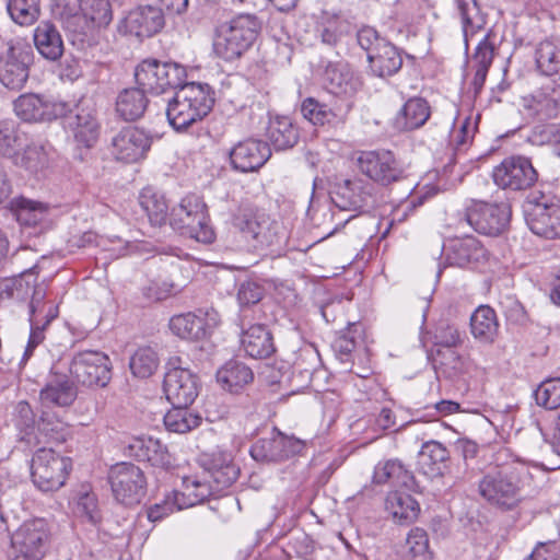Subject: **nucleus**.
Here are the masks:
<instances>
[{"mask_svg": "<svg viewBox=\"0 0 560 560\" xmlns=\"http://www.w3.org/2000/svg\"><path fill=\"white\" fill-rule=\"evenodd\" d=\"M511 215L508 203L472 201L466 210V222L478 233L497 236L504 231Z\"/></svg>", "mask_w": 560, "mask_h": 560, "instance_id": "12", "label": "nucleus"}, {"mask_svg": "<svg viewBox=\"0 0 560 560\" xmlns=\"http://www.w3.org/2000/svg\"><path fill=\"white\" fill-rule=\"evenodd\" d=\"M470 330L475 339L483 343H492L499 331L494 310L488 305L479 306L470 317Z\"/></svg>", "mask_w": 560, "mask_h": 560, "instance_id": "39", "label": "nucleus"}, {"mask_svg": "<svg viewBox=\"0 0 560 560\" xmlns=\"http://www.w3.org/2000/svg\"><path fill=\"white\" fill-rule=\"evenodd\" d=\"M148 106L145 92L140 88H129L121 91L116 100V112L128 121L142 117Z\"/></svg>", "mask_w": 560, "mask_h": 560, "instance_id": "41", "label": "nucleus"}, {"mask_svg": "<svg viewBox=\"0 0 560 560\" xmlns=\"http://www.w3.org/2000/svg\"><path fill=\"white\" fill-rule=\"evenodd\" d=\"M112 491L119 502L124 504L138 503L145 492V477L143 471L131 463L114 465L108 475Z\"/></svg>", "mask_w": 560, "mask_h": 560, "instance_id": "14", "label": "nucleus"}, {"mask_svg": "<svg viewBox=\"0 0 560 560\" xmlns=\"http://www.w3.org/2000/svg\"><path fill=\"white\" fill-rule=\"evenodd\" d=\"M404 555L407 560H433L425 530L419 527L410 529L406 538Z\"/></svg>", "mask_w": 560, "mask_h": 560, "instance_id": "47", "label": "nucleus"}, {"mask_svg": "<svg viewBox=\"0 0 560 560\" xmlns=\"http://www.w3.org/2000/svg\"><path fill=\"white\" fill-rule=\"evenodd\" d=\"M444 260L448 266L472 267L488 259V252L474 236L450 240L443 246Z\"/></svg>", "mask_w": 560, "mask_h": 560, "instance_id": "24", "label": "nucleus"}, {"mask_svg": "<svg viewBox=\"0 0 560 560\" xmlns=\"http://www.w3.org/2000/svg\"><path fill=\"white\" fill-rule=\"evenodd\" d=\"M241 347L254 359L268 358L276 350L271 332L261 324L252 325L242 332Z\"/></svg>", "mask_w": 560, "mask_h": 560, "instance_id": "35", "label": "nucleus"}, {"mask_svg": "<svg viewBox=\"0 0 560 560\" xmlns=\"http://www.w3.org/2000/svg\"><path fill=\"white\" fill-rule=\"evenodd\" d=\"M139 202L152 224L161 225L165 222L168 207L162 195L145 188L140 194Z\"/></svg>", "mask_w": 560, "mask_h": 560, "instance_id": "46", "label": "nucleus"}, {"mask_svg": "<svg viewBox=\"0 0 560 560\" xmlns=\"http://www.w3.org/2000/svg\"><path fill=\"white\" fill-rule=\"evenodd\" d=\"M264 294V287L257 281L248 279L240 283L236 298L241 306H248L258 303Z\"/></svg>", "mask_w": 560, "mask_h": 560, "instance_id": "59", "label": "nucleus"}, {"mask_svg": "<svg viewBox=\"0 0 560 560\" xmlns=\"http://www.w3.org/2000/svg\"><path fill=\"white\" fill-rule=\"evenodd\" d=\"M493 45L489 43V35L487 34L478 43L476 51L472 56L471 62L474 68L489 70L493 60Z\"/></svg>", "mask_w": 560, "mask_h": 560, "instance_id": "60", "label": "nucleus"}, {"mask_svg": "<svg viewBox=\"0 0 560 560\" xmlns=\"http://www.w3.org/2000/svg\"><path fill=\"white\" fill-rule=\"evenodd\" d=\"M559 550L555 544H540L529 556L528 560H558Z\"/></svg>", "mask_w": 560, "mask_h": 560, "instance_id": "64", "label": "nucleus"}, {"mask_svg": "<svg viewBox=\"0 0 560 560\" xmlns=\"http://www.w3.org/2000/svg\"><path fill=\"white\" fill-rule=\"evenodd\" d=\"M16 220L22 225L35 226L48 217V206L31 199L21 198L15 202Z\"/></svg>", "mask_w": 560, "mask_h": 560, "instance_id": "48", "label": "nucleus"}, {"mask_svg": "<svg viewBox=\"0 0 560 560\" xmlns=\"http://www.w3.org/2000/svg\"><path fill=\"white\" fill-rule=\"evenodd\" d=\"M303 117L313 125L323 126L335 118L332 110L313 97L305 98L301 104Z\"/></svg>", "mask_w": 560, "mask_h": 560, "instance_id": "54", "label": "nucleus"}, {"mask_svg": "<svg viewBox=\"0 0 560 560\" xmlns=\"http://www.w3.org/2000/svg\"><path fill=\"white\" fill-rule=\"evenodd\" d=\"M77 398V389L73 380L67 375L54 372L45 387L39 393L43 407H69Z\"/></svg>", "mask_w": 560, "mask_h": 560, "instance_id": "31", "label": "nucleus"}, {"mask_svg": "<svg viewBox=\"0 0 560 560\" xmlns=\"http://www.w3.org/2000/svg\"><path fill=\"white\" fill-rule=\"evenodd\" d=\"M126 31L136 36L150 37L160 32L165 19L162 10L153 5H139L129 11L124 20Z\"/></svg>", "mask_w": 560, "mask_h": 560, "instance_id": "29", "label": "nucleus"}, {"mask_svg": "<svg viewBox=\"0 0 560 560\" xmlns=\"http://www.w3.org/2000/svg\"><path fill=\"white\" fill-rule=\"evenodd\" d=\"M162 13L170 16L183 15L188 9V0H158Z\"/></svg>", "mask_w": 560, "mask_h": 560, "instance_id": "63", "label": "nucleus"}, {"mask_svg": "<svg viewBox=\"0 0 560 560\" xmlns=\"http://www.w3.org/2000/svg\"><path fill=\"white\" fill-rule=\"evenodd\" d=\"M270 156L269 144L255 139L241 141L230 151L232 166L243 173L257 171Z\"/></svg>", "mask_w": 560, "mask_h": 560, "instance_id": "26", "label": "nucleus"}, {"mask_svg": "<svg viewBox=\"0 0 560 560\" xmlns=\"http://www.w3.org/2000/svg\"><path fill=\"white\" fill-rule=\"evenodd\" d=\"M456 10L460 18L464 42L467 49L469 39L483 30L486 18L481 13L476 0H456Z\"/></svg>", "mask_w": 560, "mask_h": 560, "instance_id": "43", "label": "nucleus"}, {"mask_svg": "<svg viewBox=\"0 0 560 560\" xmlns=\"http://www.w3.org/2000/svg\"><path fill=\"white\" fill-rule=\"evenodd\" d=\"M137 84L144 92L162 94L177 89L186 80V70L176 62H160L155 59L143 60L135 71Z\"/></svg>", "mask_w": 560, "mask_h": 560, "instance_id": "7", "label": "nucleus"}, {"mask_svg": "<svg viewBox=\"0 0 560 560\" xmlns=\"http://www.w3.org/2000/svg\"><path fill=\"white\" fill-rule=\"evenodd\" d=\"M208 489L196 480L183 479V491H174L165 495L162 502L150 506L147 512L148 518L151 522H158L176 511L202 503L209 494Z\"/></svg>", "mask_w": 560, "mask_h": 560, "instance_id": "16", "label": "nucleus"}, {"mask_svg": "<svg viewBox=\"0 0 560 560\" xmlns=\"http://www.w3.org/2000/svg\"><path fill=\"white\" fill-rule=\"evenodd\" d=\"M373 186L361 178L342 179L331 191V201L341 210L359 211L372 201Z\"/></svg>", "mask_w": 560, "mask_h": 560, "instance_id": "25", "label": "nucleus"}, {"mask_svg": "<svg viewBox=\"0 0 560 560\" xmlns=\"http://www.w3.org/2000/svg\"><path fill=\"white\" fill-rule=\"evenodd\" d=\"M536 63L546 75L560 74V46L551 40L541 42L536 50Z\"/></svg>", "mask_w": 560, "mask_h": 560, "instance_id": "50", "label": "nucleus"}, {"mask_svg": "<svg viewBox=\"0 0 560 560\" xmlns=\"http://www.w3.org/2000/svg\"><path fill=\"white\" fill-rule=\"evenodd\" d=\"M537 405L546 409H556L560 406V378L544 381L535 390Z\"/></svg>", "mask_w": 560, "mask_h": 560, "instance_id": "55", "label": "nucleus"}, {"mask_svg": "<svg viewBox=\"0 0 560 560\" xmlns=\"http://www.w3.org/2000/svg\"><path fill=\"white\" fill-rule=\"evenodd\" d=\"M240 469L233 464L232 455L226 452L213 453L211 466L203 469L200 474L196 472L189 476H183L182 479H192L200 485L209 488V494H218L225 488L230 487L238 477Z\"/></svg>", "mask_w": 560, "mask_h": 560, "instance_id": "17", "label": "nucleus"}, {"mask_svg": "<svg viewBox=\"0 0 560 560\" xmlns=\"http://www.w3.org/2000/svg\"><path fill=\"white\" fill-rule=\"evenodd\" d=\"M80 12L94 26L102 27L110 23L113 13L109 0H78Z\"/></svg>", "mask_w": 560, "mask_h": 560, "instance_id": "49", "label": "nucleus"}, {"mask_svg": "<svg viewBox=\"0 0 560 560\" xmlns=\"http://www.w3.org/2000/svg\"><path fill=\"white\" fill-rule=\"evenodd\" d=\"M69 467V460L54 450L40 448L32 458L33 482L44 492L58 490L66 482Z\"/></svg>", "mask_w": 560, "mask_h": 560, "instance_id": "9", "label": "nucleus"}, {"mask_svg": "<svg viewBox=\"0 0 560 560\" xmlns=\"http://www.w3.org/2000/svg\"><path fill=\"white\" fill-rule=\"evenodd\" d=\"M492 177L495 185L503 189L522 190L536 182L537 172L527 158L511 156L494 167Z\"/></svg>", "mask_w": 560, "mask_h": 560, "instance_id": "19", "label": "nucleus"}, {"mask_svg": "<svg viewBox=\"0 0 560 560\" xmlns=\"http://www.w3.org/2000/svg\"><path fill=\"white\" fill-rule=\"evenodd\" d=\"M18 117L27 122H44L66 116L69 104L44 95L27 93L13 103Z\"/></svg>", "mask_w": 560, "mask_h": 560, "instance_id": "15", "label": "nucleus"}, {"mask_svg": "<svg viewBox=\"0 0 560 560\" xmlns=\"http://www.w3.org/2000/svg\"><path fill=\"white\" fill-rule=\"evenodd\" d=\"M31 324V334L27 341V345L25 347L23 357H22V363H25L33 354L34 349L43 342L45 339L44 330L45 325H42V319H34L30 318Z\"/></svg>", "mask_w": 560, "mask_h": 560, "instance_id": "61", "label": "nucleus"}, {"mask_svg": "<svg viewBox=\"0 0 560 560\" xmlns=\"http://www.w3.org/2000/svg\"><path fill=\"white\" fill-rule=\"evenodd\" d=\"M303 448V441L273 430L270 438L259 439L252 445L250 455L256 462H280L300 454Z\"/></svg>", "mask_w": 560, "mask_h": 560, "instance_id": "21", "label": "nucleus"}, {"mask_svg": "<svg viewBox=\"0 0 560 560\" xmlns=\"http://www.w3.org/2000/svg\"><path fill=\"white\" fill-rule=\"evenodd\" d=\"M359 46L366 51L368 61L372 72L381 78L395 74L402 66V58L398 49L382 37L378 32L364 26L358 31Z\"/></svg>", "mask_w": 560, "mask_h": 560, "instance_id": "5", "label": "nucleus"}, {"mask_svg": "<svg viewBox=\"0 0 560 560\" xmlns=\"http://www.w3.org/2000/svg\"><path fill=\"white\" fill-rule=\"evenodd\" d=\"M158 353L150 347L139 348L130 358V370L135 376L145 378L151 376L159 366Z\"/></svg>", "mask_w": 560, "mask_h": 560, "instance_id": "51", "label": "nucleus"}, {"mask_svg": "<svg viewBox=\"0 0 560 560\" xmlns=\"http://www.w3.org/2000/svg\"><path fill=\"white\" fill-rule=\"evenodd\" d=\"M432 339L434 346L445 348H455L463 342L458 328L448 322L436 324Z\"/></svg>", "mask_w": 560, "mask_h": 560, "instance_id": "56", "label": "nucleus"}, {"mask_svg": "<svg viewBox=\"0 0 560 560\" xmlns=\"http://www.w3.org/2000/svg\"><path fill=\"white\" fill-rule=\"evenodd\" d=\"M215 312L200 316L194 313L175 315L170 320L171 331L180 339L198 341L205 339L218 324Z\"/></svg>", "mask_w": 560, "mask_h": 560, "instance_id": "27", "label": "nucleus"}, {"mask_svg": "<svg viewBox=\"0 0 560 560\" xmlns=\"http://www.w3.org/2000/svg\"><path fill=\"white\" fill-rule=\"evenodd\" d=\"M385 510L398 523H411L420 512L419 503L407 492L392 491L385 500Z\"/></svg>", "mask_w": 560, "mask_h": 560, "instance_id": "40", "label": "nucleus"}, {"mask_svg": "<svg viewBox=\"0 0 560 560\" xmlns=\"http://www.w3.org/2000/svg\"><path fill=\"white\" fill-rule=\"evenodd\" d=\"M350 23L337 13L322 11L315 21L314 33L327 46H336L349 34Z\"/></svg>", "mask_w": 560, "mask_h": 560, "instance_id": "34", "label": "nucleus"}, {"mask_svg": "<svg viewBox=\"0 0 560 560\" xmlns=\"http://www.w3.org/2000/svg\"><path fill=\"white\" fill-rule=\"evenodd\" d=\"M33 39L37 51L45 59L57 61L63 55L62 37L50 22H40L34 30Z\"/></svg>", "mask_w": 560, "mask_h": 560, "instance_id": "37", "label": "nucleus"}, {"mask_svg": "<svg viewBox=\"0 0 560 560\" xmlns=\"http://www.w3.org/2000/svg\"><path fill=\"white\" fill-rule=\"evenodd\" d=\"M150 145L151 139L142 129L128 127L113 137L110 152L117 161L135 163L144 158Z\"/></svg>", "mask_w": 560, "mask_h": 560, "instance_id": "22", "label": "nucleus"}, {"mask_svg": "<svg viewBox=\"0 0 560 560\" xmlns=\"http://www.w3.org/2000/svg\"><path fill=\"white\" fill-rule=\"evenodd\" d=\"M48 539L49 529L45 520L24 522L11 537L12 560H40Z\"/></svg>", "mask_w": 560, "mask_h": 560, "instance_id": "8", "label": "nucleus"}, {"mask_svg": "<svg viewBox=\"0 0 560 560\" xmlns=\"http://www.w3.org/2000/svg\"><path fill=\"white\" fill-rule=\"evenodd\" d=\"M254 380L252 370L238 361H229L217 372V381L223 389L240 392Z\"/></svg>", "mask_w": 560, "mask_h": 560, "instance_id": "42", "label": "nucleus"}, {"mask_svg": "<svg viewBox=\"0 0 560 560\" xmlns=\"http://www.w3.org/2000/svg\"><path fill=\"white\" fill-rule=\"evenodd\" d=\"M430 117V106L422 97H411L393 119L397 131H411L422 127Z\"/></svg>", "mask_w": 560, "mask_h": 560, "instance_id": "36", "label": "nucleus"}, {"mask_svg": "<svg viewBox=\"0 0 560 560\" xmlns=\"http://www.w3.org/2000/svg\"><path fill=\"white\" fill-rule=\"evenodd\" d=\"M266 135L276 150L290 149L299 140L296 127L289 117L284 116L271 118Z\"/></svg>", "mask_w": 560, "mask_h": 560, "instance_id": "44", "label": "nucleus"}, {"mask_svg": "<svg viewBox=\"0 0 560 560\" xmlns=\"http://www.w3.org/2000/svg\"><path fill=\"white\" fill-rule=\"evenodd\" d=\"M326 89L335 95H352L360 88V81L346 62H330L324 72Z\"/></svg>", "mask_w": 560, "mask_h": 560, "instance_id": "32", "label": "nucleus"}, {"mask_svg": "<svg viewBox=\"0 0 560 560\" xmlns=\"http://www.w3.org/2000/svg\"><path fill=\"white\" fill-rule=\"evenodd\" d=\"M14 164L37 172L47 164V153L43 145L32 143L27 145L22 153H14Z\"/></svg>", "mask_w": 560, "mask_h": 560, "instance_id": "53", "label": "nucleus"}, {"mask_svg": "<svg viewBox=\"0 0 560 560\" xmlns=\"http://www.w3.org/2000/svg\"><path fill=\"white\" fill-rule=\"evenodd\" d=\"M213 103V93L208 84L184 82L167 103V120L175 130H186L202 120L210 113Z\"/></svg>", "mask_w": 560, "mask_h": 560, "instance_id": "3", "label": "nucleus"}, {"mask_svg": "<svg viewBox=\"0 0 560 560\" xmlns=\"http://www.w3.org/2000/svg\"><path fill=\"white\" fill-rule=\"evenodd\" d=\"M163 388L173 406H189L198 396L197 376L188 369L172 368L164 376Z\"/></svg>", "mask_w": 560, "mask_h": 560, "instance_id": "23", "label": "nucleus"}, {"mask_svg": "<svg viewBox=\"0 0 560 560\" xmlns=\"http://www.w3.org/2000/svg\"><path fill=\"white\" fill-rule=\"evenodd\" d=\"M69 373L73 382L89 387H104L112 377L110 360L101 351H80L72 357Z\"/></svg>", "mask_w": 560, "mask_h": 560, "instance_id": "10", "label": "nucleus"}, {"mask_svg": "<svg viewBox=\"0 0 560 560\" xmlns=\"http://www.w3.org/2000/svg\"><path fill=\"white\" fill-rule=\"evenodd\" d=\"M171 225L182 235L201 243H211L214 232L209 224L206 205L197 196H187L173 209Z\"/></svg>", "mask_w": 560, "mask_h": 560, "instance_id": "6", "label": "nucleus"}, {"mask_svg": "<svg viewBox=\"0 0 560 560\" xmlns=\"http://www.w3.org/2000/svg\"><path fill=\"white\" fill-rule=\"evenodd\" d=\"M32 291L30 302V318L40 319L39 315L43 314L45 308L44 300L46 298V287L36 284V276L34 268L22 273L20 279L8 281L4 284V291L8 296L24 299L28 291Z\"/></svg>", "mask_w": 560, "mask_h": 560, "instance_id": "28", "label": "nucleus"}, {"mask_svg": "<svg viewBox=\"0 0 560 560\" xmlns=\"http://www.w3.org/2000/svg\"><path fill=\"white\" fill-rule=\"evenodd\" d=\"M357 164L362 174L384 186L402 177V168L390 151H363Z\"/></svg>", "mask_w": 560, "mask_h": 560, "instance_id": "18", "label": "nucleus"}, {"mask_svg": "<svg viewBox=\"0 0 560 560\" xmlns=\"http://www.w3.org/2000/svg\"><path fill=\"white\" fill-rule=\"evenodd\" d=\"M535 491L530 467L513 460L486 474L479 481V493L489 503L512 510Z\"/></svg>", "mask_w": 560, "mask_h": 560, "instance_id": "1", "label": "nucleus"}, {"mask_svg": "<svg viewBox=\"0 0 560 560\" xmlns=\"http://www.w3.org/2000/svg\"><path fill=\"white\" fill-rule=\"evenodd\" d=\"M32 60L33 52L28 45L21 42L10 43L0 55V82L11 90L22 89L27 81Z\"/></svg>", "mask_w": 560, "mask_h": 560, "instance_id": "13", "label": "nucleus"}, {"mask_svg": "<svg viewBox=\"0 0 560 560\" xmlns=\"http://www.w3.org/2000/svg\"><path fill=\"white\" fill-rule=\"evenodd\" d=\"M373 481L377 485L389 482L410 489L415 483V477L399 459H387L375 466Z\"/></svg>", "mask_w": 560, "mask_h": 560, "instance_id": "38", "label": "nucleus"}, {"mask_svg": "<svg viewBox=\"0 0 560 560\" xmlns=\"http://www.w3.org/2000/svg\"><path fill=\"white\" fill-rule=\"evenodd\" d=\"M127 448L130 456L152 466L170 468L173 465L167 447L151 436H135L130 439Z\"/></svg>", "mask_w": 560, "mask_h": 560, "instance_id": "30", "label": "nucleus"}, {"mask_svg": "<svg viewBox=\"0 0 560 560\" xmlns=\"http://www.w3.org/2000/svg\"><path fill=\"white\" fill-rule=\"evenodd\" d=\"M8 12L16 24L31 25L39 16V7L37 0H9Z\"/></svg>", "mask_w": 560, "mask_h": 560, "instance_id": "52", "label": "nucleus"}, {"mask_svg": "<svg viewBox=\"0 0 560 560\" xmlns=\"http://www.w3.org/2000/svg\"><path fill=\"white\" fill-rule=\"evenodd\" d=\"M450 377H454L468 372L469 362L456 352H451L450 357L443 362Z\"/></svg>", "mask_w": 560, "mask_h": 560, "instance_id": "62", "label": "nucleus"}, {"mask_svg": "<svg viewBox=\"0 0 560 560\" xmlns=\"http://www.w3.org/2000/svg\"><path fill=\"white\" fill-rule=\"evenodd\" d=\"M65 124L72 133L75 142L84 148H92L100 136V124L96 119V112L90 102L81 101L72 110L69 107Z\"/></svg>", "mask_w": 560, "mask_h": 560, "instance_id": "20", "label": "nucleus"}, {"mask_svg": "<svg viewBox=\"0 0 560 560\" xmlns=\"http://www.w3.org/2000/svg\"><path fill=\"white\" fill-rule=\"evenodd\" d=\"M448 460L450 452L439 441H428L422 444L419 451V468L430 478L442 477L448 467Z\"/></svg>", "mask_w": 560, "mask_h": 560, "instance_id": "33", "label": "nucleus"}, {"mask_svg": "<svg viewBox=\"0 0 560 560\" xmlns=\"http://www.w3.org/2000/svg\"><path fill=\"white\" fill-rule=\"evenodd\" d=\"M75 513L91 524L96 525L101 521V516L95 494L88 491L81 492L77 500Z\"/></svg>", "mask_w": 560, "mask_h": 560, "instance_id": "58", "label": "nucleus"}, {"mask_svg": "<svg viewBox=\"0 0 560 560\" xmlns=\"http://www.w3.org/2000/svg\"><path fill=\"white\" fill-rule=\"evenodd\" d=\"M260 23L254 14H238L217 27L214 52L231 61L240 58L255 42Z\"/></svg>", "mask_w": 560, "mask_h": 560, "instance_id": "4", "label": "nucleus"}, {"mask_svg": "<svg viewBox=\"0 0 560 560\" xmlns=\"http://www.w3.org/2000/svg\"><path fill=\"white\" fill-rule=\"evenodd\" d=\"M526 221L533 233L553 240L560 237V205L541 195L532 194L526 201Z\"/></svg>", "mask_w": 560, "mask_h": 560, "instance_id": "11", "label": "nucleus"}, {"mask_svg": "<svg viewBox=\"0 0 560 560\" xmlns=\"http://www.w3.org/2000/svg\"><path fill=\"white\" fill-rule=\"evenodd\" d=\"M188 406H173L164 416L165 428L175 433H186L200 424L201 418L194 415Z\"/></svg>", "mask_w": 560, "mask_h": 560, "instance_id": "45", "label": "nucleus"}, {"mask_svg": "<svg viewBox=\"0 0 560 560\" xmlns=\"http://www.w3.org/2000/svg\"><path fill=\"white\" fill-rule=\"evenodd\" d=\"M233 225L247 246L255 250L269 249L270 253H276L282 249L288 241L287 229L281 222L250 206L240 207L233 218Z\"/></svg>", "mask_w": 560, "mask_h": 560, "instance_id": "2", "label": "nucleus"}, {"mask_svg": "<svg viewBox=\"0 0 560 560\" xmlns=\"http://www.w3.org/2000/svg\"><path fill=\"white\" fill-rule=\"evenodd\" d=\"M21 137L12 121H0V155L13 158L16 147L21 143Z\"/></svg>", "mask_w": 560, "mask_h": 560, "instance_id": "57", "label": "nucleus"}]
</instances>
